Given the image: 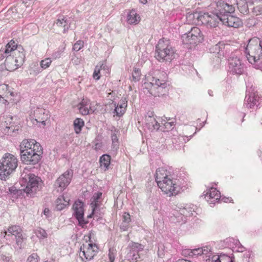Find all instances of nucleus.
I'll list each match as a JSON object with an SVG mask.
<instances>
[{"label":"nucleus","instance_id":"obj_26","mask_svg":"<svg viewBox=\"0 0 262 262\" xmlns=\"http://www.w3.org/2000/svg\"><path fill=\"white\" fill-rule=\"evenodd\" d=\"M225 19L222 21V23L229 27L238 28L242 24L241 21L238 17H234L231 14L225 17Z\"/></svg>","mask_w":262,"mask_h":262},{"label":"nucleus","instance_id":"obj_10","mask_svg":"<svg viewBox=\"0 0 262 262\" xmlns=\"http://www.w3.org/2000/svg\"><path fill=\"white\" fill-rule=\"evenodd\" d=\"M229 70L230 73L240 75L244 71L245 64L239 52L232 53L228 59Z\"/></svg>","mask_w":262,"mask_h":262},{"label":"nucleus","instance_id":"obj_44","mask_svg":"<svg viewBox=\"0 0 262 262\" xmlns=\"http://www.w3.org/2000/svg\"><path fill=\"white\" fill-rule=\"evenodd\" d=\"M225 48V45L223 42H219L213 46L210 49V51L213 53H217V54L221 55V52L223 51V50Z\"/></svg>","mask_w":262,"mask_h":262},{"label":"nucleus","instance_id":"obj_23","mask_svg":"<svg viewBox=\"0 0 262 262\" xmlns=\"http://www.w3.org/2000/svg\"><path fill=\"white\" fill-rule=\"evenodd\" d=\"M127 102V101L125 98H122L117 105L116 103H114V106L115 107L113 112L114 115L118 117L122 116L126 111Z\"/></svg>","mask_w":262,"mask_h":262},{"label":"nucleus","instance_id":"obj_6","mask_svg":"<svg viewBox=\"0 0 262 262\" xmlns=\"http://www.w3.org/2000/svg\"><path fill=\"white\" fill-rule=\"evenodd\" d=\"M155 57L159 61H170L175 57V52L169 40L161 39L156 47Z\"/></svg>","mask_w":262,"mask_h":262},{"label":"nucleus","instance_id":"obj_12","mask_svg":"<svg viewBox=\"0 0 262 262\" xmlns=\"http://www.w3.org/2000/svg\"><path fill=\"white\" fill-rule=\"evenodd\" d=\"M98 251L97 246L95 244L86 242L80 248L79 255L82 261L90 260Z\"/></svg>","mask_w":262,"mask_h":262},{"label":"nucleus","instance_id":"obj_34","mask_svg":"<svg viewBox=\"0 0 262 262\" xmlns=\"http://www.w3.org/2000/svg\"><path fill=\"white\" fill-rule=\"evenodd\" d=\"M14 54L15 55V58L16 60V62L21 66L24 62L25 58L24 49L21 47H17Z\"/></svg>","mask_w":262,"mask_h":262},{"label":"nucleus","instance_id":"obj_49","mask_svg":"<svg viewBox=\"0 0 262 262\" xmlns=\"http://www.w3.org/2000/svg\"><path fill=\"white\" fill-rule=\"evenodd\" d=\"M140 76L141 72L140 70L139 69L135 68L132 74L133 80H134L135 81H139L140 79Z\"/></svg>","mask_w":262,"mask_h":262},{"label":"nucleus","instance_id":"obj_45","mask_svg":"<svg viewBox=\"0 0 262 262\" xmlns=\"http://www.w3.org/2000/svg\"><path fill=\"white\" fill-rule=\"evenodd\" d=\"M196 249H184L182 251V254L185 257H196V253L194 252Z\"/></svg>","mask_w":262,"mask_h":262},{"label":"nucleus","instance_id":"obj_7","mask_svg":"<svg viewBox=\"0 0 262 262\" xmlns=\"http://www.w3.org/2000/svg\"><path fill=\"white\" fill-rule=\"evenodd\" d=\"M144 92L155 97H159L166 92L167 83L164 80L152 77L151 81H145L143 85Z\"/></svg>","mask_w":262,"mask_h":262},{"label":"nucleus","instance_id":"obj_36","mask_svg":"<svg viewBox=\"0 0 262 262\" xmlns=\"http://www.w3.org/2000/svg\"><path fill=\"white\" fill-rule=\"evenodd\" d=\"M111 157L107 154L103 155L100 157L99 162L101 168L106 170L110 165Z\"/></svg>","mask_w":262,"mask_h":262},{"label":"nucleus","instance_id":"obj_54","mask_svg":"<svg viewBox=\"0 0 262 262\" xmlns=\"http://www.w3.org/2000/svg\"><path fill=\"white\" fill-rule=\"evenodd\" d=\"M161 124L164 125V126H165V129H166L167 130L171 129L173 126L172 122H168L164 120L162 121Z\"/></svg>","mask_w":262,"mask_h":262},{"label":"nucleus","instance_id":"obj_16","mask_svg":"<svg viewBox=\"0 0 262 262\" xmlns=\"http://www.w3.org/2000/svg\"><path fill=\"white\" fill-rule=\"evenodd\" d=\"M215 11L222 18L225 19V17L234 12L235 7L233 5L225 3L224 1H219L216 3Z\"/></svg>","mask_w":262,"mask_h":262},{"label":"nucleus","instance_id":"obj_22","mask_svg":"<svg viewBox=\"0 0 262 262\" xmlns=\"http://www.w3.org/2000/svg\"><path fill=\"white\" fill-rule=\"evenodd\" d=\"M90 100L87 98H83L78 105L80 113L83 115L93 113L94 111L91 108Z\"/></svg>","mask_w":262,"mask_h":262},{"label":"nucleus","instance_id":"obj_38","mask_svg":"<svg viewBox=\"0 0 262 262\" xmlns=\"http://www.w3.org/2000/svg\"><path fill=\"white\" fill-rule=\"evenodd\" d=\"M8 232V236L14 235L15 237L17 236L22 234V230L18 226L12 225L7 228Z\"/></svg>","mask_w":262,"mask_h":262},{"label":"nucleus","instance_id":"obj_5","mask_svg":"<svg viewBox=\"0 0 262 262\" xmlns=\"http://www.w3.org/2000/svg\"><path fill=\"white\" fill-rule=\"evenodd\" d=\"M18 165L16 157L10 153H6L0 160V179L6 180L16 169Z\"/></svg>","mask_w":262,"mask_h":262},{"label":"nucleus","instance_id":"obj_46","mask_svg":"<svg viewBox=\"0 0 262 262\" xmlns=\"http://www.w3.org/2000/svg\"><path fill=\"white\" fill-rule=\"evenodd\" d=\"M52 63V60L50 58H47L40 62V67L42 69H46L50 67Z\"/></svg>","mask_w":262,"mask_h":262},{"label":"nucleus","instance_id":"obj_63","mask_svg":"<svg viewBox=\"0 0 262 262\" xmlns=\"http://www.w3.org/2000/svg\"><path fill=\"white\" fill-rule=\"evenodd\" d=\"M142 4H145L147 2V0H139Z\"/></svg>","mask_w":262,"mask_h":262},{"label":"nucleus","instance_id":"obj_29","mask_svg":"<svg viewBox=\"0 0 262 262\" xmlns=\"http://www.w3.org/2000/svg\"><path fill=\"white\" fill-rule=\"evenodd\" d=\"M126 21L130 25H136L140 21V16L135 9H132L127 14Z\"/></svg>","mask_w":262,"mask_h":262},{"label":"nucleus","instance_id":"obj_60","mask_svg":"<svg viewBox=\"0 0 262 262\" xmlns=\"http://www.w3.org/2000/svg\"><path fill=\"white\" fill-rule=\"evenodd\" d=\"M23 2V3L24 4V5L27 7H29L30 5H29V2H30V0H21Z\"/></svg>","mask_w":262,"mask_h":262},{"label":"nucleus","instance_id":"obj_3","mask_svg":"<svg viewBox=\"0 0 262 262\" xmlns=\"http://www.w3.org/2000/svg\"><path fill=\"white\" fill-rule=\"evenodd\" d=\"M20 183L25 187L24 191L32 196L39 190L42 181L40 178L32 173L29 168L25 167L20 176Z\"/></svg>","mask_w":262,"mask_h":262},{"label":"nucleus","instance_id":"obj_18","mask_svg":"<svg viewBox=\"0 0 262 262\" xmlns=\"http://www.w3.org/2000/svg\"><path fill=\"white\" fill-rule=\"evenodd\" d=\"M42 154L39 153L26 151L21 154V160L25 164L35 165L41 159Z\"/></svg>","mask_w":262,"mask_h":262},{"label":"nucleus","instance_id":"obj_35","mask_svg":"<svg viewBox=\"0 0 262 262\" xmlns=\"http://www.w3.org/2000/svg\"><path fill=\"white\" fill-rule=\"evenodd\" d=\"M179 213L182 216H181V221L183 222L185 221V217L187 216H190L193 215V212L194 211L193 209L188 207H179Z\"/></svg>","mask_w":262,"mask_h":262},{"label":"nucleus","instance_id":"obj_51","mask_svg":"<svg viewBox=\"0 0 262 262\" xmlns=\"http://www.w3.org/2000/svg\"><path fill=\"white\" fill-rule=\"evenodd\" d=\"M83 45H84L83 41L79 40L77 41L76 43H74L73 47V50L74 51H78L81 48H83Z\"/></svg>","mask_w":262,"mask_h":262},{"label":"nucleus","instance_id":"obj_13","mask_svg":"<svg viewBox=\"0 0 262 262\" xmlns=\"http://www.w3.org/2000/svg\"><path fill=\"white\" fill-rule=\"evenodd\" d=\"M261 100L255 88L251 86L247 88L244 102L247 107L252 108L254 106H258Z\"/></svg>","mask_w":262,"mask_h":262},{"label":"nucleus","instance_id":"obj_47","mask_svg":"<svg viewBox=\"0 0 262 262\" xmlns=\"http://www.w3.org/2000/svg\"><path fill=\"white\" fill-rule=\"evenodd\" d=\"M116 255V249L114 248H110L108 254L109 262H114Z\"/></svg>","mask_w":262,"mask_h":262},{"label":"nucleus","instance_id":"obj_57","mask_svg":"<svg viewBox=\"0 0 262 262\" xmlns=\"http://www.w3.org/2000/svg\"><path fill=\"white\" fill-rule=\"evenodd\" d=\"M8 232L7 229H5L4 231H2L1 234V236L7 239V237L8 236Z\"/></svg>","mask_w":262,"mask_h":262},{"label":"nucleus","instance_id":"obj_41","mask_svg":"<svg viewBox=\"0 0 262 262\" xmlns=\"http://www.w3.org/2000/svg\"><path fill=\"white\" fill-rule=\"evenodd\" d=\"M31 144L30 139H24L21 142L19 147L20 154L29 151Z\"/></svg>","mask_w":262,"mask_h":262},{"label":"nucleus","instance_id":"obj_8","mask_svg":"<svg viewBox=\"0 0 262 262\" xmlns=\"http://www.w3.org/2000/svg\"><path fill=\"white\" fill-rule=\"evenodd\" d=\"M194 252L196 257L202 256L206 262H233V259L225 254H213L210 246L196 248Z\"/></svg>","mask_w":262,"mask_h":262},{"label":"nucleus","instance_id":"obj_33","mask_svg":"<svg viewBox=\"0 0 262 262\" xmlns=\"http://www.w3.org/2000/svg\"><path fill=\"white\" fill-rule=\"evenodd\" d=\"M69 199L64 195L58 198L56 201V208L58 210H61L66 206L69 205Z\"/></svg>","mask_w":262,"mask_h":262},{"label":"nucleus","instance_id":"obj_37","mask_svg":"<svg viewBox=\"0 0 262 262\" xmlns=\"http://www.w3.org/2000/svg\"><path fill=\"white\" fill-rule=\"evenodd\" d=\"M31 145L30 147V152H34L39 153V154H42V148L40 143L36 142L34 139H30Z\"/></svg>","mask_w":262,"mask_h":262},{"label":"nucleus","instance_id":"obj_48","mask_svg":"<svg viewBox=\"0 0 262 262\" xmlns=\"http://www.w3.org/2000/svg\"><path fill=\"white\" fill-rule=\"evenodd\" d=\"M36 234L38 238L41 239L47 238L48 236V234L46 230L42 228L37 229L36 231Z\"/></svg>","mask_w":262,"mask_h":262},{"label":"nucleus","instance_id":"obj_56","mask_svg":"<svg viewBox=\"0 0 262 262\" xmlns=\"http://www.w3.org/2000/svg\"><path fill=\"white\" fill-rule=\"evenodd\" d=\"M43 214L46 216V218H49L51 216V211L49 208H46L43 211Z\"/></svg>","mask_w":262,"mask_h":262},{"label":"nucleus","instance_id":"obj_59","mask_svg":"<svg viewBox=\"0 0 262 262\" xmlns=\"http://www.w3.org/2000/svg\"><path fill=\"white\" fill-rule=\"evenodd\" d=\"M222 201H223L224 202L227 203L228 202H231L232 201L231 198H223L221 199Z\"/></svg>","mask_w":262,"mask_h":262},{"label":"nucleus","instance_id":"obj_19","mask_svg":"<svg viewBox=\"0 0 262 262\" xmlns=\"http://www.w3.org/2000/svg\"><path fill=\"white\" fill-rule=\"evenodd\" d=\"M156 117L152 112H148L145 116V124L149 130H158L161 126L156 119Z\"/></svg>","mask_w":262,"mask_h":262},{"label":"nucleus","instance_id":"obj_53","mask_svg":"<svg viewBox=\"0 0 262 262\" xmlns=\"http://www.w3.org/2000/svg\"><path fill=\"white\" fill-rule=\"evenodd\" d=\"M16 238V243L19 248H21L23 246V237L22 234L17 235V236L15 237Z\"/></svg>","mask_w":262,"mask_h":262},{"label":"nucleus","instance_id":"obj_15","mask_svg":"<svg viewBox=\"0 0 262 262\" xmlns=\"http://www.w3.org/2000/svg\"><path fill=\"white\" fill-rule=\"evenodd\" d=\"M73 175V170L68 169L56 180L55 186L57 191L62 192L66 188L70 183Z\"/></svg>","mask_w":262,"mask_h":262},{"label":"nucleus","instance_id":"obj_2","mask_svg":"<svg viewBox=\"0 0 262 262\" xmlns=\"http://www.w3.org/2000/svg\"><path fill=\"white\" fill-rule=\"evenodd\" d=\"M245 53L248 61L255 69L262 71V42L259 38H253L249 40Z\"/></svg>","mask_w":262,"mask_h":262},{"label":"nucleus","instance_id":"obj_58","mask_svg":"<svg viewBox=\"0 0 262 262\" xmlns=\"http://www.w3.org/2000/svg\"><path fill=\"white\" fill-rule=\"evenodd\" d=\"M191 136H189V137H187V136H185V137H183V136H181L180 137V140H181V138L183 139V140L185 142H186L187 141H188L189 140H190V138Z\"/></svg>","mask_w":262,"mask_h":262},{"label":"nucleus","instance_id":"obj_64","mask_svg":"<svg viewBox=\"0 0 262 262\" xmlns=\"http://www.w3.org/2000/svg\"><path fill=\"white\" fill-rule=\"evenodd\" d=\"M36 0H30V2H29V5H31L32 4H33L35 1H36Z\"/></svg>","mask_w":262,"mask_h":262},{"label":"nucleus","instance_id":"obj_62","mask_svg":"<svg viewBox=\"0 0 262 262\" xmlns=\"http://www.w3.org/2000/svg\"><path fill=\"white\" fill-rule=\"evenodd\" d=\"M5 68V64L4 65L1 64L0 65V71H3Z\"/></svg>","mask_w":262,"mask_h":262},{"label":"nucleus","instance_id":"obj_20","mask_svg":"<svg viewBox=\"0 0 262 262\" xmlns=\"http://www.w3.org/2000/svg\"><path fill=\"white\" fill-rule=\"evenodd\" d=\"M221 198L220 192L216 188L211 187L205 194V198L209 204L214 205Z\"/></svg>","mask_w":262,"mask_h":262},{"label":"nucleus","instance_id":"obj_24","mask_svg":"<svg viewBox=\"0 0 262 262\" xmlns=\"http://www.w3.org/2000/svg\"><path fill=\"white\" fill-rule=\"evenodd\" d=\"M11 251V247L9 245H2L0 247V257L3 262H10L11 256L9 252Z\"/></svg>","mask_w":262,"mask_h":262},{"label":"nucleus","instance_id":"obj_9","mask_svg":"<svg viewBox=\"0 0 262 262\" xmlns=\"http://www.w3.org/2000/svg\"><path fill=\"white\" fill-rule=\"evenodd\" d=\"M50 117L49 112L43 108L37 107L31 112L30 118L34 125L39 127H43L46 125V122Z\"/></svg>","mask_w":262,"mask_h":262},{"label":"nucleus","instance_id":"obj_55","mask_svg":"<svg viewBox=\"0 0 262 262\" xmlns=\"http://www.w3.org/2000/svg\"><path fill=\"white\" fill-rule=\"evenodd\" d=\"M62 52L63 51L62 50L54 52L52 54V57L55 59L58 58L60 57Z\"/></svg>","mask_w":262,"mask_h":262},{"label":"nucleus","instance_id":"obj_27","mask_svg":"<svg viewBox=\"0 0 262 262\" xmlns=\"http://www.w3.org/2000/svg\"><path fill=\"white\" fill-rule=\"evenodd\" d=\"M72 19L66 17H59L57 19L56 24L58 27L63 28V33H66L71 27Z\"/></svg>","mask_w":262,"mask_h":262},{"label":"nucleus","instance_id":"obj_14","mask_svg":"<svg viewBox=\"0 0 262 262\" xmlns=\"http://www.w3.org/2000/svg\"><path fill=\"white\" fill-rule=\"evenodd\" d=\"M144 246L137 243H133L129 245L126 248V254L125 258L130 262H136L140 258L139 252L143 250Z\"/></svg>","mask_w":262,"mask_h":262},{"label":"nucleus","instance_id":"obj_61","mask_svg":"<svg viewBox=\"0 0 262 262\" xmlns=\"http://www.w3.org/2000/svg\"><path fill=\"white\" fill-rule=\"evenodd\" d=\"M176 262H191L190 260H186L185 259H180L176 261Z\"/></svg>","mask_w":262,"mask_h":262},{"label":"nucleus","instance_id":"obj_43","mask_svg":"<svg viewBox=\"0 0 262 262\" xmlns=\"http://www.w3.org/2000/svg\"><path fill=\"white\" fill-rule=\"evenodd\" d=\"M17 44L15 41L11 40L6 46L5 53L8 54L11 52H15V51L17 49Z\"/></svg>","mask_w":262,"mask_h":262},{"label":"nucleus","instance_id":"obj_4","mask_svg":"<svg viewBox=\"0 0 262 262\" xmlns=\"http://www.w3.org/2000/svg\"><path fill=\"white\" fill-rule=\"evenodd\" d=\"M188 17L190 18H193L194 23L205 24L210 27H216L220 21L222 23V21L225 20L224 18H222L216 12L215 13L195 12L189 14Z\"/></svg>","mask_w":262,"mask_h":262},{"label":"nucleus","instance_id":"obj_11","mask_svg":"<svg viewBox=\"0 0 262 262\" xmlns=\"http://www.w3.org/2000/svg\"><path fill=\"white\" fill-rule=\"evenodd\" d=\"M182 40L184 44L194 45L201 42L203 40V36L200 29L194 27L182 36Z\"/></svg>","mask_w":262,"mask_h":262},{"label":"nucleus","instance_id":"obj_21","mask_svg":"<svg viewBox=\"0 0 262 262\" xmlns=\"http://www.w3.org/2000/svg\"><path fill=\"white\" fill-rule=\"evenodd\" d=\"M226 243L234 252H243L245 250V248L242 245L237 239L229 237L226 238Z\"/></svg>","mask_w":262,"mask_h":262},{"label":"nucleus","instance_id":"obj_30","mask_svg":"<svg viewBox=\"0 0 262 262\" xmlns=\"http://www.w3.org/2000/svg\"><path fill=\"white\" fill-rule=\"evenodd\" d=\"M249 1L247 0H236L237 7L241 13L244 14H248L249 12Z\"/></svg>","mask_w":262,"mask_h":262},{"label":"nucleus","instance_id":"obj_32","mask_svg":"<svg viewBox=\"0 0 262 262\" xmlns=\"http://www.w3.org/2000/svg\"><path fill=\"white\" fill-rule=\"evenodd\" d=\"M250 5H253L252 12L256 15L262 13V0H250L249 2Z\"/></svg>","mask_w":262,"mask_h":262},{"label":"nucleus","instance_id":"obj_39","mask_svg":"<svg viewBox=\"0 0 262 262\" xmlns=\"http://www.w3.org/2000/svg\"><path fill=\"white\" fill-rule=\"evenodd\" d=\"M123 222L120 225V228L123 231H126L129 227L130 222V216L129 213L125 212L122 216Z\"/></svg>","mask_w":262,"mask_h":262},{"label":"nucleus","instance_id":"obj_17","mask_svg":"<svg viewBox=\"0 0 262 262\" xmlns=\"http://www.w3.org/2000/svg\"><path fill=\"white\" fill-rule=\"evenodd\" d=\"M73 209L74 210V215L78 221L79 225L82 227L88 223L83 219L84 210L83 203L80 201H77L73 205Z\"/></svg>","mask_w":262,"mask_h":262},{"label":"nucleus","instance_id":"obj_31","mask_svg":"<svg viewBox=\"0 0 262 262\" xmlns=\"http://www.w3.org/2000/svg\"><path fill=\"white\" fill-rule=\"evenodd\" d=\"M11 119V117H8L6 118V121L1 122V126L4 129V132L6 134H10L14 132L13 125L10 122Z\"/></svg>","mask_w":262,"mask_h":262},{"label":"nucleus","instance_id":"obj_42","mask_svg":"<svg viewBox=\"0 0 262 262\" xmlns=\"http://www.w3.org/2000/svg\"><path fill=\"white\" fill-rule=\"evenodd\" d=\"M84 125V122L82 119L80 118H77L74 121V126L75 133L79 134L81 130L82 127Z\"/></svg>","mask_w":262,"mask_h":262},{"label":"nucleus","instance_id":"obj_25","mask_svg":"<svg viewBox=\"0 0 262 262\" xmlns=\"http://www.w3.org/2000/svg\"><path fill=\"white\" fill-rule=\"evenodd\" d=\"M5 68L6 70L9 71H12L17 69L21 66L17 62L14 57L8 56L5 60Z\"/></svg>","mask_w":262,"mask_h":262},{"label":"nucleus","instance_id":"obj_52","mask_svg":"<svg viewBox=\"0 0 262 262\" xmlns=\"http://www.w3.org/2000/svg\"><path fill=\"white\" fill-rule=\"evenodd\" d=\"M111 138L112 140V146L113 148L117 149L118 145V137L117 135L115 133H112L111 135Z\"/></svg>","mask_w":262,"mask_h":262},{"label":"nucleus","instance_id":"obj_50","mask_svg":"<svg viewBox=\"0 0 262 262\" xmlns=\"http://www.w3.org/2000/svg\"><path fill=\"white\" fill-rule=\"evenodd\" d=\"M39 257L36 253H33L27 259L26 262H39Z\"/></svg>","mask_w":262,"mask_h":262},{"label":"nucleus","instance_id":"obj_40","mask_svg":"<svg viewBox=\"0 0 262 262\" xmlns=\"http://www.w3.org/2000/svg\"><path fill=\"white\" fill-rule=\"evenodd\" d=\"M106 65L104 63H100L97 64L94 70L93 73V77L96 80H98L100 77V71L101 70H105Z\"/></svg>","mask_w":262,"mask_h":262},{"label":"nucleus","instance_id":"obj_1","mask_svg":"<svg viewBox=\"0 0 262 262\" xmlns=\"http://www.w3.org/2000/svg\"><path fill=\"white\" fill-rule=\"evenodd\" d=\"M156 181L161 190L168 196L176 195L179 191V188L171 176L163 168L156 170Z\"/></svg>","mask_w":262,"mask_h":262},{"label":"nucleus","instance_id":"obj_28","mask_svg":"<svg viewBox=\"0 0 262 262\" xmlns=\"http://www.w3.org/2000/svg\"><path fill=\"white\" fill-rule=\"evenodd\" d=\"M102 195L101 192H97L95 193L92 198L91 206L93 208L92 214L88 216L89 217H91L92 215L95 216L97 208L99 206L100 199Z\"/></svg>","mask_w":262,"mask_h":262}]
</instances>
